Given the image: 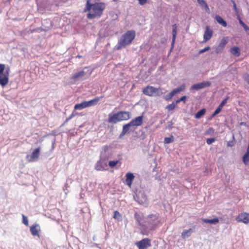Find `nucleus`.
<instances>
[{
	"label": "nucleus",
	"mask_w": 249,
	"mask_h": 249,
	"mask_svg": "<svg viewBox=\"0 0 249 249\" xmlns=\"http://www.w3.org/2000/svg\"><path fill=\"white\" fill-rule=\"evenodd\" d=\"M105 4L103 2H97L91 4L89 0H87L84 12L89 11L87 15L88 18L93 19L96 17H100L103 14V10L105 9Z\"/></svg>",
	"instance_id": "f257e3e1"
},
{
	"label": "nucleus",
	"mask_w": 249,
	"mask_h": 249,
	"mask_svg": "<svg viewBox=\"0 0 249 249\" xmlns=\"http://www.w3.org/2000/svg\"><path fill=\"white\" fill-rule=\"evenodd\" d=\"M159 223L160 220L157 216L154 214L150 215L147 217L144 224L142 225L141 234L148 235L150 231L154 230Z\"/></svg>",
	"instance_id": "f03ea898"
},
{
	"label": "nucleus",
	"mask_w": 249,
	"mask_h": 249,
	"mask_svg": "<svg viewBox=\"0 0 249 249\" xmlns=\"http://www.w3.org/2000/svg\"><path fill=\"white\" fill-rule=\"evenodd\" d=\"M143 115H141L131 120L130 122L123 126V130L119 135V138L124 137L126 133L134 131L138 126L143 123Z\"/></svg>",
	"instance_id": "7ed1b4c3"
},
{
	"label": "nucleus",
	"mask_w": 249,
	"mask_h": 249,
	"mask_svg": "<svg viewBox=\"0 0 249 249\" xmlns=\"http://www.w3.org/2000/svg\"><path fill=\"white\" fill-rule=\"evenodd\" d=\"M135 37V32L133 30L127 31L122 35L115 46L116 50H119L131 43Z\"/></svg>",
	"instance_id": "20e7f679"
},
{
	"label": "nucleus",
	"mask_w": 249,
	"mask_h": 249,
	"mask_svg": "<svg viewBox=\"0 0 249 249\" xmlns=\"http://www.w3.org/2000/svg\"><path fill=\"white\" fill-rule=\"evenodd\" d=\"M10 71L9 67L5 68L4 64H0V85L3 87L8 83Z\"/></svg>",
	"instance_id": "39448f33"
},
{
	"label": "nucleus",
	"mask_w": 249,
	"mask_h": 249,
	"mask_svg": "<svg viewBox=\"0 0 249 249\" xmlns=\"http://www.w3.org/2000/svg\"><path fill=\"white\" fill-rule=\"evenodd\" d=\"M87 68H85L83 70L78 71L74 73L71 77V80L73 82L76 83L78 81H82L88 78L90 75L91 72H88Z\"/></svg>",
	"instance_id": "423d86ee"
},
{
	"label": "nucleus",
	"mask_w": 249,
	"mask_h": 249,
	"mask_svg": "<svg viewBox=\"0 0 249 249\" xmlns=\"http://www.w3.org/2000/svg\"><path fill=\"white\" fill-rule=\"evenodd\" d=\"M185 89V85L184 84L181 85L180 87L174 89L170 93L167 94L164 96V99L166 101H169L176 94L181 91H184Z\"/></svg>",
	"instance_id": "0eeeda50"
},
{
	"label": "nucleus",
	"mask_w": 249,
	"mask_h": 249,
	"mask_svg": "<svg viewBox=\"0 0 249 249\" xmlns=\"http://www.w3.org/2000/svg\"><path fill=\"white\" fill-rule=\"evenodd\" d=\"M136 245L139 249H146L151 246V240L147 238H144L139 242H137L136 243Z\"/></svg>",
	"instance_id": "6e6552de"
},
{
	"label": "nucleus",
	"mask_w": 249,
	"mask_h": 249,
	"mask_svg": "<svg viewBox=\"0 0 249 249\" xmlns=\"http://www.w3.org/2000/svg\"><path fill=\"white\" fill-rule=\"evenodd\" d=\"M211 82L209 81H203L199 83L195 84L192 85L190 90H198L202 89L209 87L211 85Z\"/></svg>",
	"instance_id": "1a4fd4ad"
},
{
	"label": "nucleus",
	"mask_w": 249,
	"mask_h": 249,
	"mask_svg": "<svg viewBox=\"0 0 249 249\" xmlns=\"http://www.w3.org/2000/svg\"><path fill=\"white\" fill-rule=\"evenodd\" d=\"M213 32L208 25L206 26L205 30L203 35V41L202 42H206L209 41L213 36Z\"/></svg>",
	"instance_id": "9d476101"
},
{
	"label": "nucleus",
	"mask_w": 249,
	"mask_h": 249,
	"mask_svg": "<svg viewBox=\"0 0 249 249\" xmlns=\"http://www.w3.org/2000/svg\"><path fill=\"white\" fill-rule=\"evenodd\" d=\"M158 89L152 86H148L142 90L143 93L148 96H153L158 92Z\"/></svg>",
	"instance_id": "9b49d317"
},
{
	"label": "nucleus",
	"mask_w": 249,
	"mask_h": 249,
	"mask_svg": "<svg viewBox=\"0 0 249 249\" xmlns=\"http://www.w3.org/2000/svg\"><path fill=\"white\" fill-rule=\"evenodd\" d=\"M107 166L106 159L101 158L96 163L95 169L97 171H103L105 170V167H107Z\"/></svg>",
	"instance_id": "f8f14e48"
},
{
	"label": "nucleus",
	"mask_w": 249,
	"mask_h": 249,
	"mask_svg": "<svg viewBox=\"0 0 249 249\" xmlns=\"http://www.w3.org/2000/svg\"><path fill=\"white\" fill-rule=\"evenodd\" d=\"M236 220L246 224L249 223V213H244L239 214L236 218Z\"/></svg>",
	"instance_id": "ddd939ff"
},
{
	"label": "nucleus",
	"mask_w": 249,
	"mask_h": 249,
	"mask_svg": "<svg viewBox=\"0 0 249 249\" xmlns=\"http://www.w3.org/2000/svg\"><path fill=\"white\" fill-rule=\"evenodd\" d=\"M117 113L120 121L128 120L131 117V113L129 111H121Z\"/></svg>",
	"instance_id": "4468645a"
},
{
	"label": "nucleus",
	"mask_w": 249,
	"mask_h": 249,
	"mask_svg": "<svg viewBox=\"0 0 249 249\" xmlns=\"http://www.w3.org/2000/svg\"><path fill=\"white\" fill-rule=\"evenodd\" d=\"M196 226H194L192 228L189 230H185L181 233V237L183 239H186L191 236V235L195 231Z\"/></svg>",
	"instance_id": "2eb2a0df"
},
{
	"label": "nucleus",
	"mask_w": 249,
	"mask_h": 249,
	"mask_svg": "<svg viewBox=\"0 0 249 249\" xmlns=\"http://www.w3.org/2000/svg\"><path fill=\"white\" fill-rule=\"evenodd\" d=\"M30 231L33 236L38 235V232L40 231V228L38 224H34L30 227Z\"/></svg>",
	"instance_id": "dca6fc26"
},
{
	"label": "nucleus",
	"mask_w": 249,
	"mask_h": 249,
	"mask_svg": "<svg viewBox=\"0 0 249 249\" xmlns=\"http://www.w3.org/2000/svg\"><path fill=\"white\" fill-rule=\"evenodd\" d=\"M118 122H121L119 117L118 113H116L113 115L109 114L108 122L109 123L116 124Z\"/></svg>",
	"instance_id": "f3484780"
},
{
	"label": "nucleus",
	"mask_w": 249,
	"mask_h": 249,
	"mask_svg": "<svg viewBox=\"0 0 249 249\" xmlns=\"http://www.w3.org/2000/svg\"><path fill=\"white\" fill-rule=\"evenodd\" d=\"M102 98H103V96H101L100 97H96L92 100L89 101H85L87 107L96 105L99 102L100 99Z\"/></svg>",
	"instance_id": "a211bd4d"
},
{
	"label": "nucleus",
	"mask_w": 249,
	"mask_h": 249,
	"mask_svg": "<svg viewBox=\"0 0 249 249\" xmlns=\"http://www.w3.org/2000/svg\"><path fill=\"white\" fill-rule=\"evenodd\" d=\"M40 149L41 148L38 147L33 151L30 157L31 159L29 160L30 161H32L38 159Z\"/></svg>",
	"instance_id": "6ab92c4d"
},
{
	"label": "nucleus",
	"mask_w": 249,
	"mask_h": 249,
	"mask_svg": "<svg viewBox=\"0 0 249 249\" xmlns=\"http://www.w3.org/2000/svg\"><path fill=\"white\" fill-rule=\"evenodd\" d=\"M125 177V184L129 187H131L132 181L134 178V175L132 173L129 172L126 174Z\"/></svg>",
	"instance_id": "aec40b11"
},
{
	"label": "nucleus",
	"mask_w": 249,
	"mask_h": 249,
	"mask_svg": "<svg viewBox=\"0 0 249 249\" xmlns=\"http://www.w3.org/2000/svg\"><path fill=\"white\" fill-rule=\"evenodd\" d=\"M230 53L234 56L238 57L240 55V50L238 47L234 46L230 50Z\"/></svg>",
	"instance_id": "412c9836"
},
{
	"label": "nucleus",
	"mask_w": 249,
	"mask_h": 249,
	"mask_svg": "<svg viewBox=\"0 0 249 249\" xmlns=\"http://www.w3.org/2000/svg\"><path fill=\"white\" fill-rule=\"evenodd\" d=\"M137 198L138 199L137 201L139 203L141 204H143L145 203L147 200L146 195L143 193L137 195Z\"/></svg>",
	"instance_id": "4be33fe9"
},
{
	"label": "nucleus",
	"mask_w": 249,
	"mask_h": 249,
	"mask_svg": "<svg viewBox=\"0 0 249 249\" xmlns=\"http://www.w3.org/2000/svg\"><path fill=\"white\" fill-rule=\"evenodd\" d=\"M172 28H173V30H172L173 37H172V48H173L174 47V44L175 43L176 36L177 34L178 26L176 24H175L172 25Z\"/></svg>",
	"instance_id": "5701e85b"
},
{
	"label": "nucleus",
	"mask_w": 249,
	"mask_h": 249,
	"mask_svg": "<svg viewBox=\"0 0 249 249\" xmlns=\"http://www.w3.org/2000/svg\"><path fill=\"white\" fill-rule=\"evenodd\" d=\"M243 161L244 163L247 165L249 162V142L247 147V150L243 156Z\"/></svg>",
	"instance_id": "b1692460"
},
{
	"label": "nucleus",
	"mask_w": 249,
	"mask_h": 249,
	"mask_svg": "<svg viewBox=\"0 0 249 249\" xmlns=\"http://www.w3.org/2000/svg\"><path fill=\"white\" fill-rule=\"evenodd\" d=\"M215 19L217 22L221 25L224 27H226L227 26L226 21L224 20L219 15H216L215 16Z\"/></svg>",
	"instance_id": "393cba45"
},
{
	"label": "nucleus",
	"mask_w": 249,
	"mask_h": 249,
	"mask_svg": "<svg viewBox=\"0 0 249 249\" xmlns=\"http://www.w3.org/2000/svg\"><path fill=\"white\" fill-rule=\"evenodd\" d=\"M201 220L206 223H210L212 224H216L218 223L219 221V220L218 218H214L212 219H208L205 218H201Z\"/></svg>",
	"instance_id": "a878e982"
},
{
	"label": "nucleus",
	"mask_w": 249,
	"mask_h": 249,
	"mask_svg": "<svg viewBox=\"0 0 249 249\" xmlns=\"http://www.w3.org/2000/svg\"><path fill=\"white\" fill-rule=\"evenodd\" d=\"M86 107H87L85 101H84L80 104H77L75 105L74 108L75 110H81Z\"/></svg>",
	"instance_id": "bb28decb"
},
{
	"label": "nucleus",
	"mask_w": 249,
	"mask_h": 249,
	"mask_svg": "<svg viewBox=\"0 0 249 249\" xmlns=\"http://www.w3.org/2000/svg\"><path fill=\"white\" fill-rule=\"evenodd\" d=\"M199 4L206 10L207 12H209L210 9L206 1L204 0H197Z\"/></svg>",
	"instance_id": "cd10ccee"
},
{
	"label": "nucleus",
	"mask_w": 249,
	"mask_h": 249,
	"mask_svg": "<svg viewBox=\"0 0 249 249\" xmlns=\"http://www.w3.org/2000/svg\"><path fill=\"white\" fill-rule=\"evenodd\" d=\"M206 109H202L200 110H199L195 115V118L196 119H199L202 116H203L206 113Z\"/></svg>",
	"instance_id": "c85d7f7f"
},
{
	"label": "nucleus",
	"mask_w": 249,
	"mask_h": 249,
	"mask_svg": "<svg viewBox=\"0 0 249 249\" xmlns=\"http://www.w3.org/2000/svg\"><path fill=\"white\" fill-rule=\"evenodd\" d=\"M134 218L135 220H136V222L138 223V224L141 226V227H142V224H141V221L142 220V216L141 214L138 213L137 212H135L134 214Z\"/></svg>",
	"instance_id": "c756f323"
},
{
	"label": "nucleus",
	"mask_w": 249,
	"mask_h": 249,
	"mask_svg": "<svg viewBox=\"0 0 249 249\" xmlns=\"http://www.w3.org/2000/svg\"><path fill=\"white\" fill-rule=\"evenodd\" d=\"M177 103L176 102H173L172 104L168 105L166 107V109H167L168 111H172L174 110L177 107Z\"/></svg>",
	"instance_id": "7c9ffc66"
},
{
	"label": "nucleus",
	"mask_w": 249,
	"mask_h": 249,
	"mask_svg": "<svg viewBox=\"0 0 249 249\" xmlns=\"http://www.w3.org/2000/svg\"><path fill=\"white\" fill-rule=\"evenodd\" d=\"M228 42V38L227 37H223L220 42L219 43V45L220 46H221L222 48L224 49L226 45L227 44Z\"/></svg>",
	"instance_id": "2f4dec72"
},
{
	"label": "nucleus",
	"mask_w": 249,
	"mask_h": 249,
	"mask_svg": "<svg viewBox=\"0 0 249 249\" xmlns=\"http://www.w3.org/2000/svg\"><path fill=\"white\" fill-rule=\"evenodd\" d=\"M174 141V137L173 136H171L170 137H165L164 138V142L166 144L170 143Z\"/></svg>",
	"instance_id": "473e14b6"
},
{
	"label": "nucleus",
	"mask_w": 249,
	"mask_h": 249,
	"mask_svg": "<svg viewBox=\"0 0 249 249\" xmlns=\"http://www.w3.org/2000/svg\"><path fill=\"white\" fill-rule=\"evenodd\" d=\"M239 23L243 27L247 34H248L249 33V27L241 19H239Z\"/></svg>",
	"instance_id": "72a5a7b5"
},
{
	"label": "nucleus",
	"mask_w": 249,
	"mask_h": 249,
	"mask_svg": "<svg viewBox=\"0 0 249 249\" xmlns=\"http://www.w3.org/2000/svg\"><path fill=\"white\" fill-rule=\"evenodd\" d=\"M214 130L212 127H210L205 133V135H213Z\"/></svg>",
	"instance_id": "f704fd0d"
},
{
	"label": "nucleus",
	"mask_w": 249,
	"mask_h": 249,
	"mask_svg": "<svg viewBox=\"0 0 249 249\" xmlns=\"http://www.w3.org/2000/svg\"><path fill=\"white\" fill-rule=\"evenodd\" d=\"M119 162L118 160H114L109 161L108 162V165L110 167H114Z\"/></svg>",
	"instance_id": "c9c22d12"
},
{
	"label": "nucleus",
	"mask_w": 249,
	"mask_h": 249,
	"mask_svg": "<svg viewBox=\"0 0 249 249\" xmlns=\"http://www.w3.org/2000/svg\"><path fill=\"white\" fill-rule=\"evenodd\" d=\"M22 222L26 226H28V220L27 216L22 214Z\"/></svg>",
	"instance_id": "e433bc0d"
},
{
	"label": "nucleus",
	"mask_w": 249,
	"mask_h": 249,
	"mask_svg": "<svg viewBox=\"0 0 249 249\" xmlns=\"http://www.w3.org/2000/svg\"><path fill=\"white\" fill-rule=\"evenodd\" d=\"M222 107H220L219 106L218 107L215 109L214 113L213 114L212 117H214L216 115L218 114L221 110Z\"/></svg>",
	"instance_id": "4c0bfd02"
},
{
	"label": "nucleus",
	"mask_w": 249,
	"mask_h": 249,
	"mask_svg": "<svg viewBox=\"0 0 249 249\" xmlns=\"http://www.w3.org/2000/svg\"><path fill=\"white\" fill-rule=\"evenodd\" d=\"M229 98V96L226 97V98L224 100H223L219 105L220 107H221L222 108L223 106H224L227 104Z\"/></svg>",
	"instance_id": "58836bf2"
},
{
	"label": "nucleus",
	"mask_w": 249,
	"mask_h": 249,
	"mask_svg": "<svg viewBox=\"0 0 249 249\" xmlns=\"http://www.w3.org/2000/svg\"><path fill=\"white\" fill-rule=\"evenodd\" d=\"M223 48H222L221 46H220L219 45H218L215 49V53L217 54L220 53L223 51Z\"/></svg>",
	"instance_id": "ea45409f"
},
{
	"label": "nucleus",
	"mask_w": 249,
	"mask_h": 249,
	"mask_svg": "<svg viewBox=\"0 0 249 249\" xmlns=\"http://www.w3.org/2000/svg\"><path fill=\"white\" fill-rule=\"evenodd\" d=\"M231 2L233 3V7L234 11L235 12L236 14H238L239 13V11L236 6V4L235 1L234 0H231Z\"/></svg>",
	"instance_id": "a19ab883"
},
{
	"label": "nucleus",
	"mask_w": 249,
	"mask_h": 249,
	"mask_svg": "<svg viewBox=\"0 0 249 249\" xmlns=\"http://www.w3.org/2000/svg\"><path fill=\"white\" fill-rule=\"evenodd\" d=\"M113 217L115 219H119L121 217V214L119 212L116 211L114 212Z\"/></svg>",
	"instance_id": "79ce46f5"
},
{
	"label": "nucleus",
	"mask_w": 249,
	"mask_h": 249,
	"mask_svg": "<svg viewBox=\"0 0 249 249\" xmlns=\"http://www.w3.org/2000/svg\"><path fill=\"white\" fill-rule=\"evenodd\" d=\"M210 48H211L210 47L207 46V47L204 48V49H203L202 50H200L199 51L198 53L199 54H202V53L206 52V51H209L210 49Z\"/></svg>",
	"instance_id": "37998d69"
},
{
	"label": "nucleus",
	"mask_w": 249,
	"mask_h": 249,
	"mask_svg": "<svg viewBox=\"0 0 249 249\" xmlns=\"http://www.w3.org/2000/svg\"><path fill=\"white\" fill-rule=\"evenodd\" d=\"M186 99V96H182L181 98H180L179 99L177 100L176 101V102L177 104H178L180 102H184V103H185Z\"/></svg>",
	"instance_id": "c03bdc74"
},
{
	"label": "nucleus",
	"mask_w": 249,
	"mask_h": 249,
	"mask_svg": "<svg viewBox=\"0 0 249 249\" xmlns=\"http://www.w3.org/2000/svg\"><path fill=\"white\" fill-rule=\"evenodd\" d=\"M215 141V138H209L207 140V143L209 145L211 144L213 142Z\"/></svg>",
	"instance_id": "a18cd8bd"
},
{
	"label": "nucleus",
	"mask_w": 249,
	"mask_h": 249,
	"mask_svg": "<svg viewBox=\"0 0 249 249\" xmlns=\"http://www.w3.org/2000/svg\"><path fill=\"white\" fill-rule=\"evenodd\" d=\"M244 79L248 83L249 82V74L245 73L243 75Z\"/></svg>",
	"instance_id": "49530a36"
},
{
	"label": "nucleus",
	"mask_w": 249,
	"mask_h": 249,
	"mask_svg": "<svg viewBox=\"0 0 249 249\" xmlns=\"http://www.w3.org/2000/svg\"><path fill=\"white\" fill-rule=\"evenodd\" d=\"M138 1L140 5H143L147 2L148 0H138Z\"/></svg>",
	"instance_id": "de8ad7c7"
},
{
	"label": "nucleus",
	"mask_w": 249,
	"mask_h": 249,
	"mask_svg": "<svg viewBox=\"0 0 249 249\" xmlns=\"http://www.w3.org/2000/svg\"><path fill=\"white\" fill-rule=\"evenodd\" d=\"M173 124L172 122H171V121L169 122H168V126H167V128H169V129L172 128Z\"/></svg>",
	"instance_id": "09e8293b"
},
{
	"label": "nucleus",
	"mask_w": 249,
	"mask_h": 249,
	"mask_svg": "<svg viewBox=\"0 0 249 249\" xmlns=\"http://www.w3.org/2000/svg\"><path fill=\"white\" fill-rule=\"evenodd\" d=\"M103 149L105 151V152H106L108 150V146L107 145H105L103 146Z\"/></svg>",
	"instance_id": "8fccbe9b"
},
{
	"label": "nucleus",
	"mask_w": 249,
	"mask_h": 249,
	"mask_svg": "<svg viewBox=\"0 0 249 249\" xmlns=\"http://www.w3.org/2000/svg\"><path fill=\"white\" fill-rule=\"evenodd\" d=\"M68 187H69V186L67 183H66L64 186V187L63 188V190H65Z\"/></svg>",
	"instance_id": "3c124183"
},
{
	"label": "nucleus",
	"mask_w": 249,
	"mask_h": 249,
	"mask_svg": "<svg viewBox=\"0 0 249 249\" xmlns=\"http://www.w3.org/2000/svg\"><path fill=\"white\" fill-rule=\"evenodd\" d=\"M73 116H74V115H73V114H71V116H70V117H69V118L66 120V121H69V120H70L71 119V118L73 117Z\"/></svg>",
	"instance_id": "603ef678"
},
{
	"label": "nucleus",
	"mask_w": 249,
	"mask_h": 249,
	"mask_svg": "<svg viewBox=\"0 0 249 249\" xmlns=\"http://www.w3.org/2000/svg\"><path fill=\"white\" fill-rule=\"evenodd\" d=\"M233 144H231L230 142H229L227 144L228 146H232Z\"/></svg>",
	"instance_id": "864d4df0"
},
{
	"label": "nucleus",
	"mask_w": 249,
	"mask_h": 249,
	"mask_svg": "<svg viewBox=\"0 0 249 249\" xmlns=\"http://www.w3.org/2000/svg\"><path fill=\"white\" fill-rule=\"evenodd\" d=\"M240 124L241 125H245L246 124V123H244V122H241L240 123Z\"/></svg>",
	"instance_id": "5fc2aeb1"
},
{
	"label": "nucleus",
	"mask_w": 249,
	"mask_h": 249,
	"mask_svg": "<svg viewBox=\"0 0 249 249\" xmlns=\"http://www.w3.org/2000/svg\"><path fill=\"white\" fill-rule=\"evenodd\" d=\"M54 142H55V140L53 141V145H52V147L53 148V145L54 144Z\"/></svg>",
	"instance_id": "6e6d98bb"
},
{
	"label": "nucleus",
	"mask_w": 249,
	"mask_h": 249,
	"mask_svg": "<svg viewBox=\"0 0 249 249\" xmlns=\"http://www.w3.org/2000/svg\"><path fill=\"white\" fill-rule=\"evenodd\" d=\"M77 57H79V58H81V55H77Z\"/></svg>",
	"instance_id": "4d7b16f0"
},
{
	"label": "nucleus",
	"mask_w": 249,
	"mask_h": 249,
	"mask_svg": "<svg viewBox=\"0 0 249 249\" xmlns=\"http://www.w3.org/2000/svg\"><path fill=\"white\" fill-rule=\"evenodd\" d=\"M248 84L249 85V82H248Z\"/></svg>",
	"instance_id": "13d9d810"
},
{
	"label": "nucleus",
	"mask_w": 249,
	"mask_h": 249,
	"mask_svg": "<svg viewBox=\"0 0 249 249\" xmlns=\"http://www.w3.org/2000/svg\"><path fill=\"white\" fill-rule=\"evenodd\" d=\"M248 35H249V32L248 33Z\"/></svg>",
	"instance_id": "bf43d9fd"
},
{
	"label": "nucleus",
	"mask_w": 249,
	"mask_h": 249,
	"mask_svg": "<svg viewBox=\"0 0 249 249\" xmlns=\"http://www.w3.org/2000/svg\"><path fill=\"white\" fill-rule=\"evenodd\" d=\"M248 35H249V32L248 33Z\"/></svg>",
	"instance_id": "052dcab7"
},
{
	"label": "nucleus",
	"mask_w": 249,
	"mask_h": 249,
	"mask_svg": "<svg viewBox=\"0 0 249 249\" xmlns=\"http://www.w3.org/2000/svg\"><path fill=\"white\" fill-rule=\"evenodd\" d=\"M89 0V1L90 0Z\"/></svg>",
	"instance_id": "680f3d73"
}]
</instances>
